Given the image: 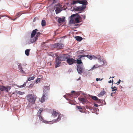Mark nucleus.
Masks as SVG:
<instances>
[{"instance_id":"51","label":"nucleus","mask_w":133,"mask_h":133,"mask_svg":"<svg viewBox=\"0 0 133 133\" xmlns=\"http://www.w3.org/2000/svg\"><path fill=\"white\" fill-rule=\"evenodd\" d=\"M83 16V17L84 18V19H85V15H84L83 16Z\"/></svg>"},{"instance_id":"36","label":"nucleus","mask_w":133,"mask_h":133,"mask_svg":"<svg viewBox=\"0 0 133 133\" xmlns=\"http://www.w3.org/2000/svg\"><path fill=\"white\" fill-rule=\"evenodd\" d=\"M86 57H88L90 59H92V56H90L89 55H86Z\"/></svg>"},{"instance_id":"15","label":"nucleus","mask_w":133,"mask_h":133,"mask_svg":"<svg viewBox=\"0 0 133 133\" xmlns=\"http://www.w3.org/2000/svg\"><path fill=\"white\" fill-rule=\"evenodd\" d=\"M18 69L20 70L21 72L22 73H24V71L22 69V68L21 66V64L18 63Z\"/></svg>"},{"instance_id":"18","label":"nucleus","mask_w":133,"mask_h":133,"mask_svg":"<svg viewBox=\"0 0 133 133\" xmlns=\"http://www.w3.org/2000/svg\"><path fill=\"white\" fill-rule=\"evenodd\" d=\"M38 116L39 117V118L40 121H42L44 123H46V121L45 120L43 117L41 116V115H38Z\"/></svg>"},{"instance_id":"1","label":"nucleus","mask_w":133,"mask_h":133,"mask_svg":"<svg viewBox=\"0 0 133 133\" xmlns=\"http://www.w3.org/2000/svg\"><path fill=\"white\" fill-rule=\"evenodd\" d=\"M36 98V96L33 94H29L26 96V98L28 101L32 104H35Z\"/></svg>"},{"instance_id":"39","label":"nucleus","mask_w":133,"mask_h":133,"mask_svg":"<svg viewBox=\"0 0 133 133\" xmlns=\"http://www.w3.org/2000/svg\"><path fill=\"white\" fill-rule=\"evenodd\" d=\"M37 20H38V18L37 17H36L34 18L33 22H35Z\"/></svg>"},{"instance_id":"21","label":"nucleus","mask_w":133,"mask_h":133,"mask_svg":"<svg viewBox=\"0 0 133 133\" xmlns=\"http://www.w3.org/2000/svg\"><path fill=\"white\" fill-rule=\"evenodd\" d=\"M65 17L64 18H59L58 19V22L59 23H61L64 21L65 20Z\"/></svg>"},{"instance_id":"47","label":"nucleus","mask_w":133,"mask_h":133,"mask_svg":"<svg viewBox=\"0 0 133 133\" xmlns=\"http://www.w3.org/2000/svg\"><path fill=\"white\" fill-rule=\"evenodd\" d=\"M71 95H73L74 93H75V92L74 91H71Z\"/></svg>"},{"instance_id":"30","label":"nucleus","mask_w":133,"mask_h":133,"mask_svg":"<svg viewBox=\"0 0 133 133\" xmlns=\"http://www.w3.org/2000/svg\"><path fill=\"white\" fill-rule=\"evenodd\" d=\"M46 22L45 20H42L41 22V25L42 26H43L45 25Z\"/></svg>"},{"instance_id":"17","label":"nucleus","mask_w":133,"mask_h":133,"mask_svg":"<svg viewBox=\"0 0 133 133\" xmlns=\"http://www.w3.org/2000/svg\"><path fill=\"white\" fill-rule=\"evenodd\" d=\"M59 114L56 111L53 110L52 113V116L55 118L58 115H59Z\"/></svg>"},{"instance_id":"28","label":"nucleus","mask_w":133,"mask_h":133,"mask_svg":"<svg viewBox=\"0 0 133 133\" xmlns=\"http://www.w3.org/2000/svg\"><path fill=\"white\" fill-rule=\"evenodd\" d=\"M101 65H98V64L94 65L91 68V69L93 70L94 68H97L101 67Z\"/></svg>"},{"instance_id":"19","label":"nucleus","mask_w":133,"mask_h":133,"mask_svg":"<svg viewBox=\"0 0 133 133\" xmlns=\"http://www.w3.org/2000/svg\"><path fill=\"white\" fill-rule=\"evenodd\" d=\"M92 98L93 100H95L98 102H101V100L98 99L97 97L96 96H92Z\"/></svg>"},{"instance_id":"26","label":"nucleus","mask_w":133,"mask_h":133,"mask_svg":"<svg viewBox=\"0 0 133 133\" xmlns=\"http://www.w3.org/2000/svg\"><path fill=\"white\" fill-rule=\"evenodd\" d=\"M76 39L78 41H80L82 39V38L80 36H77L76 37Z\"/></svg>"},{"instance_id":"43","label":"nucleus","mask_w":133,"mask_h":133,"mask_svg":"<svg viewBox=\"0 0 133 133\" xmlns=\"http://www.w3.org/2000/svg\"><path fill=\"white\" fill-rule=\"evenodd\" d=\"M92 59H97V57L95 56H94V55H92Z\"/></svg>"},{"instance_id":"32","label":"nucleus","mask_w":133,"mask_h":133,"mask_svg":"<svg viewBox=\"0 0 133 133\" xmlns=\"http://www.w3.org/2000/svg\"><path fill=\"white\" fill-rule=\"evenodd\" d=\"M43 110V109L41 108L37 112V115L38 116V115H41V113L42 112V111Z\"/></svg>"},{"instance_id":"4","label":"nucleus","mask_w":133,"mask_h":133,"mask_svg":"<svg viewBox=\"0 0 133 133\" xmlns=\"http://www.w3.org/2000/svg\"><path fill=\"white\" fill-rule=\"evenodd\" d=\"M55 9H56L55 11L56 14H57L60 12L62 10H64L66 9L62 7V5L59 3L56 5L54 6Z\"/></svg>"},{"instance_id":"49","label":"nucleus","mask_w":133,"mask_h":133,"mask_svg":"<svg viewBox=\"0 0 133 133\" xmlns=\"http://www.w3.org/2000/svg\"><path fill=\"white\" fill-rule=\"evenodd\" d=\"M17 18L16 17L14 19H12H12H11V20L13 21H14L15 20H16V19H17Z\"/></svg>"},{"instance_id":"6","label":"nucleus","mask_w":133,"mask_h":133,"mask_svg":"<svg viewBox=\"0 0 133 133\" xmlns=\"http://www.w3.org/2000/svg\"><path fill=\"white\" fill-rule=\"evenodd\" d=\"M87 2L86 0H76L73 1L72 3V4L74 5L77 3H79L85 5Z\"/></svg>"},{"instance_id":"13","label":"nucleus","mask_w":133,"mask_h":133,"mask_svg":"<svg viewBox=\"0 0 133 133\" xmlns=\"http://www.w3.org/2000/svg\"><path fill=\"white\" fill-rule=\"evenodd\" d=\"M57 49H59L63 48L64 46V45L62 43H57Z\"/></svg>"},{"instance_id":"22","label":"nucleus","mask_w":133,"mask_h":133,"mask_svg":"<svg viewBox=\"0 0 133 133\" xmlns=\"http://www.w3.org/2000/svg\"><path fill=\"white\" fill-rule=\"evenodd\" d=\"M30 49H28L26 50L25 51V54L27 56H28L29 55V52L30 51Z\"/></svg>"},{"instance_id":"44","label":"nucleus","mask_w":133,"mask_h":133,"mask_svg":"<svg viewBox=\"0 0 133 133\" xmlns=\"http://www.w3.org/2000/svg\"><path fill=\"white\" fill-rule=\"evenodd\" d=\"M113 81L112 80V81H111V80H110V81H108V83H110L111 82H112V84H113Z\"/></svg>"},{"instance_id":"7","label":"nucleus","mask_w":133,"mask_h":133,"mask_svg":"<svg viewBox=\"0 0 133 133\" xmlns=\"http://www.w3.org/2000/svg\"><path fill=\"white\" fill-rule=\"evenodd\" d=\"M66 61L69 64L71 65L74 63L75 60L72 58L68 57Z\"/></svg>"},{"instance_id":"53","label":"nucleus","mask_w":133,"mask_h":133,"mask_svg":"<svg viewBox=\"0 0 133 133\" xmlns=\"http://www.w3.org/2000/svg\"><path fill=\"white\" fill-rule=\"evenodd\" d=\"M53 1H54V2H53V3H54V2H55V0H53Z\"/></svg>"},{"instance_id":"3","label":"nucleus","mask_w":133,"mask_h":133,"mask_svg":"<svg viewBox=\"0 0 133 133\" xmlns=\"http://www.w3.org/2000/svg\"><path fill=\"white\" fill-rule=\"evenodd\" d=\"M38 31V30L37 29H35L32 31L31 34L30 39V42L31 43H33L35 42L37 39V37H34V36L36 34V32Z\"/></svg>"},{"instance_id":"45","label":"nucleus","mask_w":133,"mask_h":133,"mask_svg":"<svg viewBox=\"0 0 133 133\" xmlns=\"http://www.w3.org/2000/svg\"><path fill=\"white\" fill-rule=\"evenodd\" d=\"M94 105L96 107H98V105L97 104L95 103L94 104Z\"/></svg>"},{"instance_id":"48","label":"nucleus","mask_w":133,"mask_h":133,"mask_svg":"<svg viewBox=\"0 0 133 133\" xmlns=\"http://www.w3.org/2000/svg\"><path fill=\"white\" fill-rule=\"evenodd\" d=\"M39 79H36V82H38L39 81H40Z\"/></svg>"},{"instance_id":"27","label":"nucleus","mask_w":133,"mask_h":133,"mask_svg":"<svg viewBox=\"0 0 133 133\" xmlns=\"http://www.w3.org/2000/svg\"><path fill=\"white\" fill-rule=\"evenodd\" d=\"M76 108L78 109L79 111L81 112H83V108L79 106H77L76 107Z\"/></svg>"},{"instance_id":"12","label":"nucleus","mask_w":133,"mask_h":133,"mask_svg":"<svg viewBox=\"0 0 133 133\" xmlns=\"http://www.w3.org/2000/svg\"><path fill=\"white\" fill-rule=\"evenodd\" d=\"M50 89V88L48 86H45L44 87L43 89V93H44L45 95L47 94V91L49 90Z\"/></svg>"},{"instance_id":"5","label":"nucleus","mask_w":133,"mask_h":133,"mask_svg":"<svg viewBox=\"0 0 133 133\" xmlns=\"http://www.w3.org/2000/svg\"><path fill=\"white\" fill-rule=\"evenodd\" d=\"M88 2H87L85 5L82 4V6L77 7L76 6H74V10L76 11H82L85 9L86 8V6Z\"/></svg>"},{"instance_id":"2","label":"nucleus","mask_w":133,"mask_h":133,"mask_svg":"<svg viewBox=\"0 0 133 133\" xmlns=\"http://www.w3.org/2000/svg\"><path fill=\"white\" fill-rule=\"evenodd\" d=\"M81 18V17L79 15H77L76 17L75 15L73 14L71 16L70 22L71 23H73L75 19V22L77 23H79L80 22L79 20Z\"/></svg>"},{"instance_id":"41","label":"nucleus","mask_w":133,"mask_h":133,"mask_svg":"<svg viewBox=\"0 0 133 133\" xmlns=\"http://www.w3.org/2000/svg\"><path fill=\"white\" fill-rule=\"evenodd\" d=\"M103 79V78L100 79V78H96V81H98L99 80V81H101Z\"/></svg>"},{"instance_id":"46","label":"nucleus","mask_w":133,"mask_h":133,"mask_svg":"<svg viewBox=\"0 0 133 133\" xmlns=\"http://www.w3.org/2000/svg\"><path fill=\"white\" fill-rule=\"evenodd\" d=\"M81 51H78V54H82L83 52H82Z\"/></svg>"},{"instance_id":"10","label":"nucleus","mask_w":133,"mask_h":133,"mask_svg":"<svg viewBox=\"0 0 133 133\" xmlns=\"http://www.w3.org/2000/svg\"><path fill=\"white\" fill-rule=\"evenodd\" d=\"M58 116L56 119L53 120L52 121H50V122H52V123H56L59 121L61 119L62 115H58Z\"/></svg>"},{"instance_id":"31","label":"nucleus","mask_w":133,"mask_h":133,"mask_svg":"<svg viewBox=\"0 0 133 133\" xmlns=\"http://www.w3.org/2000/svg\"><path fill=\"white\" fill-rule=\"evenodd\" d=\"M16 92L17 94L21 95H22L24 94V92H22L18 91H16Z\"/></svg>"},{"instance_id":"8","label":"nucleus","mask_w":133,"mask_h":133,"mask_svg":"<svg viewBox=\"0 0 133 133\" xmlns=\"http://www.w3.org/2000/svg\"><path fill=\"white\" fill-rule=\"evenodd\" d=\"M61 61H66L68 57L64 55H62L60 56H58L57 57Z\"/></svg>"},{"instance_id":"34","label":"nucleus","mask_w":133,"mask_h":133,"mask_svg":"<svg viewBox=\"0 0 133 133\" xmlns=\"http://www.w3.org/2000/svg\"><path fill=\"white\" fill-rule=\"evenodd\" d=\"M86 55H79L78 56V58L79 59H81L83 57H86Z\"/></svg>"},{"instance_id":"42","label":"nucleus","mask_w":133,"mask_h":133,"mask_svg":"<svg viewBox=\"0 0 133 133\" xmlns=\"http://www.w3.org/2000/svg\"><path fill=\"white\" fill-rule=\"evenodd\" d=\"M121 81V80H120V79H119V81H118V82H117V83H116V84H117L118 83V84H117V85H118V84H120V82Z\"/></svg>"},{"instance_id":"24","label":"nucleus","mask_w":133,"mask_h":133,"mask_svg":"<svg viewBox=\"0 0 133 133\" xmlns=\"http://www.w3.org/2000/svg\"><path fill=\"white\" fill-rule=\"evenodd\" d=\"M105 93V91L104 90H103L98 95V96H103Z\"/></svg>"},{"instance_id":"54","label":"nucleus","mask_w":133,"mask_h":133,"mask_svg":"<svg viewBox=\"0 0 133 133\" xmlns=\"http://www.w3.org/2000/svg\"><path fill=\"white\" fill-rule=\"evenodd\" d=\"M112 78H114V77H112Z\"/></svg>"},{"instance_id":"23","label":"nucleus","mask_w":133,"mask_h":133,"mask_svg":"<svg viewBox=\"0 0 133 133\" xmlns=\"http://www.w3.org/2000/svg\"><path fill=\"white\" fill-rule=\"evenodd\" d=\"M57 43L55 44H52L50 45V48L51 49H54L55 48L57 49Z\"/></svg>"},{"instance_id":"35","label":"nucleus","mask_w":133,"mask_h":133,"mask_svg":"<svg viewBox=\"0 0 133 133\" xmlns=\"http://www.w3.org/2000/svg\"><path fill=\"white\" fill-rule=\"evenodd\" d=\"M77 63L78 64H82V62L81 61V59H77Z\"/></svg>"},{"instance_id":"14","label":"nucleus","mask_w":133,"mask_h":133,"mask_svg":"<svg viewBox=\"0 0 133 133\" xmlns=\"http://www.w3.org/2000/svg\"><path fill=\"white\" fill-rule=\"evenodd\" d=\"M48 96V94L45 95V94L44 93H43V96L41 98V102L42 103L43 102L45 101V97H47Z\"/></svg>"},{"instance_id":"37","label":"nucleus","mask_w":133,"mask_h":133,"mask_svg":"<svg viewBox=\"0 0 133 133\" xmlns=\"http://www.w3.org/2000/svg\"><path fill=\"white\" fill-rule=\"evenodd\" d=\"M34 78V76L30 77L28 78V80L29 81H30L31 80H33Z\"/></svg>"},{"instance_id":"52","label":"nucleus","mask_w":133,"mask_h":133,"mask_svg":"<svg viewBox=\"0 0 133 133\" xmlns=\"http://www.w3.org/2000/svg\"><path fill=\"white\" fill-rule=\"evenodd\" d=\"M7 16L8 18H10V19H12V18L11 17H10L9 16Z\"/></svg>"},{"instance_id":"40","label":"nucleus","mask_w":133,"mask_h":133,"mask_svg":"<svg viewBox=\"0 0 133 133\" xmlns=\"http://www.w3.org/2000/svg\"><path fill=\"white\" fill-rule=\"evenodd\" d=\"M40 34V33L39 32H38L36 33V37H37L38 38V37L39 36Z\"/></svg>"},{"instance_id":"25","label":"nucleus","mask_w":133,"mask_h":133,"mask_svg":"<svg viewBox=\"0 0 133 133\" xmlns=\"http://www.w3.org/2000/svg\"><path fill=\"white\" fill-rule=\"evenodd\" d=\"M111 89H112V91L114 92L117 90V88L115 86H113L112 84V85Z\"/></svg>"},{"instance_id":"38","label":"nucleus","mask_w":133,"mask_h":133,"mask_svg":"<svg viewBox=\"0 0 133 133\" xmlns=\"http://www.w3.org/2000/svg\"><path fill=\"white\" fill-rule=\"evenodd\" d=\"M26 83L24 82L23 85L20 86V87L21 88H23L26 85Z\"/></svg>"},{"instance_id":"29","label":"nucleus","mask_w":133,"mask_h":133,"mask_svg":"<svg viewBox=\"0 0 133 133\" xmlns=\"http://www.w3.org/2000/svg\"><path fill=\"white\" fill-rule=\"evenodd\" d=\"M22 14V13L21 12H19L17 13L15 15V17L17 18L19 17Z\"/></svg>"},{"instance_id":"20","label":"nucleus","mask_w":133,"mask_h":133,"mask_svg":"<svg viewBox=\"0 0 133 133\" xmlns=\"http://www.w3.org/2000/svg\"><path fill=\"white\" fill-rule=\"evenodd\" d=\"M10 89L11 87L9 86H7L6 87L4 86V91L8 92V91L10 90Z\"/></svg>"},{"instance_id":"16","label":"nucleus","mask_w":133,"mask_h":133,"mask_svg":"<svg viewBox=\"0 0 133 133\" xmlns=\"http://www.w3.org/2000/svg\"><path fill=\"white\" fill-rule=\"evenodd\" d=\"M78 99L83 104L87 100L86 99L84 98H78Z\"/></svg>"},{"instance_id":"33","label":"nucleus","mask_w":133,"mask_h":133,"mask_svg":"<svg viewBox=\"0 0 133 133\" xmlns=\"http://www.w3.org/2000/svg\"><path fill=\"white\" fill-rule=\"evenodd\" d=\"M4 86H0V90L2 91H4Z\"/></svg>"},{"instance_id":"50","label":"nucleus","mask_w":133,"mask_h":133,"mask_svg":"<svg viewBox=\"0 0 133 133\" xmlns=\"http://www.w3.org/2000/svg\"><path fill=\"white\" fill-rule=\"evenodd\" d=\"M113 92L111 94V95H112V94H115V93L116 92L115 91L114 92Z\"/></svg>"},{"instance_id":"9","label":"nucleus","mask_w":133,"mask_h":133,"mask_svg":"<svg viewBox=\"0 0 133 133\" xmlns=\"http://www.w3.org/2000/svg\"><path fill=\"white\" fill-rule=\"evenodd\" d=\"M61 61L57 57L56 59V62L55 63V67L56 68L60 66Z\"/></svg>"},{"instance_id":"11","label":"nucleus","mask_w":133,"mask_h":133,"mask_svg":"<svg viewBox=\"0 0 133 133\" xmlns=\"http://www.w3.org/2000/svg\"><path fill=\"white\" fill-rule=\"evenodd\" d=\"M83 69L81 66L78 65L77 66V70L78 73L80 74H81L83 72Z\"/></svg>"}]
</instances>
